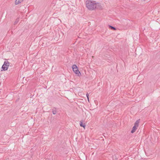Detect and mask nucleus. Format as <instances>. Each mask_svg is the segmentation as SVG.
<instances>
[{
  "instance_id": "nucleus-1",
  "label": "nucleus",
  "mask_w": 160,
  "mask_h": 160,
  "mask_svg": "<svg viewBox=\"0 0 160 160\" xmlns=\"http://www.w3.org/2000/svg\"><path fill=\"white\" fill-rule=\"evenodd\" d=\"M87 8L90 10H93L95 9H102V7L101 4L96 1H93L88 0L86 2Z\"/></svg>"
},
{
  "instance_id": "nucleus-2",
  "label": "nucleus",
  "mask_w": 160,
  "mask_h": 160,
  "mask_svg": "<svg viewBox=\"0 0 160 160\" xmlns=\"http://www.w3.org/2000/svg\"><path fill=\"white\" fill-rule=\"evenodd\" d=\"M9 65V62L7 60H6L4 62V64L2 66V68L4 71H6L8 69Z\"/></svg>"
},
{
  "instance_id": "nucleus-3",
  "label": "nucleus",
  "mask_w": 160,
  "mask_h": 160,
  "mask_svg": "<svg viewBox=\"0 0 160 160\" xmlns=\"http://www.w3.org/2000/svg\"><path fill=\"white\" fill-rule=\"evenodd\" d=\"M72 68L73 71L75 73L77 74L78 76H80L81 75V73L78 70V67L76 65H73L72 66Z\"/></svg>"
},
{
  "instance_id": "nucleus-4",
  "label": "nucleus",
  "mask_w": 160,
  "mask_h": 160,
  "mask_svg": "<svg viewBox=\"0 0 160 160\" xmlns=\"http://www.w3.org/2000/svg\"><path fill=\"white\" fill-rule=\"evenodd\" d=\"M23 0H16L15 4L16 5L18 4L23 1Z\"/></svg>"
},
{
  "instance_id": "nucleus-5",
  "label": "nucleus",
  "mask_w": 160,
  "mask_h": 160,
  "mask_svg": "<svg viewBox=\"0 0 160 160\" xmlns=\"http://www.w3.org/2000/svg\"><path fill=\"white\" fill-rule=\"evenodd\" d=\"M139 123V120H138L136 121V122H135L134 124V126L138 128V126Z\"/></svg>"
},
{
  "instance_id": "nucleus-6",
  "label": "nucleus",
  "mask_w": 160,
  "mask_h": 160,
  "mask_svg": "<svg viewBox=\"0 0 160 160\" xmlns=\"http://www.w3.org/2000/svg\"><path fill=\"white\" fill-rule=\"evenodd\" d=\"M137 128H137V127L134 126L132 128V130L131 131V133H134L135 131L137 129Z\"/></svg>"
},
{
  "instance_id": "nucleus-7",
  "label": "nucleus",
  "mask_w": 160,
  "mask_h": 160,
  "mask_svg": "<svg viewBox=\"0 0 160 160\" xmlns=\"http://www.w3.org/2000/svg\"><path fill=\"white\" fill-rule=\"evenodd\" d=\"M80 126L81 127H83L84 128L85 127V124H83L82 123V122H80Z\"/></svg>"
},
{
  "instance_id": "nucleus-8",
  "label": "nucleus",
  "mask_w": 160,
  "mask_h": 160,
  "mask_svg": "<svg viewBox=\"0 0 160 160\" xmlns=\"http://www.w3.org/2000/svg\"><path fill=\"white\" fill-rule=\"evenodd\" d=\"M109 28H110L111 29H113L114 30H116V28H115L112 27V26H109Z\"/></svg>"
},
{
  "instance_id": "nucleus-9",
  "label": "nucleus",
  "mask_w": 160,
  "mask_h": 160,
  "mask_svg": "<svg viewBox=\"0 0 160 160\" xmlns=\"http://www.w3.org/2000/svg\"><path fill=\"white\" fill-rule=\"evenodd\" d=\"M18 21H19L18 19H17L16 20V21L14 23V24L15 25V24H17L18 23Z\"/></svg>"
},
{
  "instance_id": "nucleus-10",
  "label": "nucleus",
  "mask_w": 160,
  "mask_h": 160,
  "mask_svg": "<svg viewBox=\"0 0 160 160\" xmlns=\"http://www.w3.org/2000/svg\"><path fill=\"white\" fill-rule=\"evenodd\" d=\"M89 94L87 93V94H86V96H87V97L88 98V101H89Z\"/></svg>"
},
{
  "instance_id": "nucleus-11",
  "label": "nucleus",
  "mask_w": 160,
  "mask_h": 160,
  "mask_svg": "<svg viewBox=\"0 0 160 160\" xmlns=\"http://www.w3.org/2000/svg\"><path fill=\"white\" fill-rule=\"evenodd\" d=\"M56 112L55 111H53L52 113L53 114H55L56 113Z\"/></svg>"
}]
</instances>
